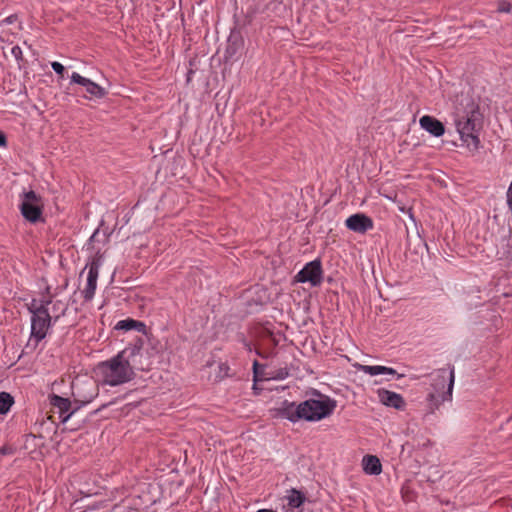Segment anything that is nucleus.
<instances>
[{"instance_id": "1", "label": "nucleus", "mask_w": 512, "mask_h": 512, "mask_svg": "<svg viewBox=\"0 0 512 512\" xmlns=\"http://www.w3.org/2000/svg\"><path fill=\"white\" fill-rule=\"evenodd\" d=\"M141 358V347L128 346L111 359L99 363L95 369L96 376L103 384L122 385L134 378L136 368H143Z\"/></svg>"}, {"instance_id": "2", "label": "nucleus", "mask_w": 512, "mask_h": 512, "mask_svg": "<svg viewBox=\"0 0 512 512\" xmlns=\"http://www.w3.org/2000/svg\"><path fill=\"white\" fill-rule=\"evenodd\" d=\"M50 299H32L27 304V309L31 313V336L27 346L36 348L38 343L44 339L51 326L53 316L49 312Z\"/></svg>"}, {"instance_id": "3", "label": "nucleus", "mask_w": 512, "mask_h": 512, "mask_svg": "<svg viewBox=\"0 0 512 512\" xmlns=\"http://www.w3.org/2000/svg\"><path fill=\"white\" fill-rule=\"evenodd\" d=\"M431 391L426 397L429 413L433 414L439 409L445 401L452 400L454 386V370L448 372L445 369H439L430 375Z\"/></svg>"}, {"instance_id": "4", "label": "nucleus", "mask_w": 512, "mask_h": 512, "mask_svg": "<svg viewBox=\"0 0 512 512\" xmlns=\"http://www.w3.org/2000/svg\"><path fill=\"white\" fill-rule=\"evenodd\" d=\"M337 403L327 395L317 393L315 398L300 402L302 419L307 422H318L329 417Z\"/></svg>"}, {"instance_id": "5", "label": "nucleus", "mask_w": 512, "mask_h": 512, "mask_svg": "<svg viewBox=\"0 0 512 512\" xmlns=\"http://www.w3.org/2000/svg\"><path fill=\"white\" fill-rule=\"evenodd\" d=\"M454 124L460 139L464 145L471 151L479 148V138L475 134L476 129V112H457L454 115Z\"/></svg>"}, {"instance_id": "6", "label": "nucleus", "mask_w": 512, "mask_h": 512, "mask_svg": "<svg viewBox=\"0 0 512 512\" xmlns=\"http://www.w3.org/2000/svg\"><path fill=\"white\" fill-rule=\"evenodd\" d=\"M42 206L41 197L31 190L23 194L20 211L27 221L36 223L42 217Z\"/></svg>"}, {"instance_id": "7", "label": "nucleus", "mask_w": 512, "mask_h": 512, "mask_svg": "<svg viewBox=\"0 0 512 512\" xmlns=\"http://www.w3.org/2000/svg\"><path fill=\"white\" fill-rule=\"evenodd\" d=\"M98 392V384L93 379L76 380L72 384L74 400L83 405L92 402L97 397Z\"/></svg>"}, {"instance_id": "8", "label": "nucleus", "mask_w": 512, "mask_h": 512, "mask_svg": "<svg viewBox=\"0 0 512 512\" xmlns=\"http://www.w3.org/2000/svg\"><path fill=\"white\" fill-rule=\"evenodd\" d=\"M322 265L319 259L308 262L296 275V281L309 282L312 286H318L322 282Z\"/></svg>"}, {"instance_id": "9", "label": "nucleus", "mask_w": 512, "mask_h": 512, "mask_svg": "<svg viewBox=\"0 0 512 512\" xmlns=\"http://www.w3.org/2000/svg\"><path fill=\"white\" fill-rule=\"evenodd\" d=\"M71 83H75L78 85H81L85 88L86 92L88 93V96H86L89 99L97 98L101 99L105 97L106 91L103 87L98 85L97 83L93 82L92 80L81 76L77 72H73L71 75Z\"/></svg>"}, {"instance_id": "10", "label": "nucleus", "mask_w": 512, "mask_h": 512, "mask_svg": "<svg viewBox=\"0 0 512 512\" xmlns=\"http://www.w3.org/2000/svg\"><path fill=\"white\" fill-rule=\"evenodd\" d=\"M275 417L287 419L293 423L303 420L300 403L285 400L281 406L275 409Z\"/></svg>"}, {"instance_id": "11", "label": "nucleus", "mask_w": 512, "mask_h": 512, "mask_svg": "<svg viewBox=\"0 0 512 512\" xmlns=\"http://www.w3.org/2000/svg\"><path fill=\"white\" fill-rule=\"evenodd\" d=\"M99 268L100 264L96 260L92 261L91 264L88 266L87 282L86 286L82 291L84 299L87 301H90L95 295L97 280L99 276Z\"/></svg>"}, {"instance_id": "12", "label": "nucleus", "mask_w": 512, "mask_h": 512, "mask_svg": "<svg viewBox=\"0 0 512 512\" xmlns=\"http://www.w3.org/2000/svg\"><path fill=\"white\" fill-rule=\"evenodd\" d=\"M345 224L348 229L358 233H365L366 231L373 228L372 219L360 213L348 217L345 221Z\"/></svg>"}, {"instance_id": "13", "label": "nucleus", "mask_w": 512, "mask_h": 512, "mask_svg": "<svg viewBox=\"0 0 512 512\" xmlns=\"http://www.w3.org/2000/svg\"><path fill=\"white\" fill-rule=\"evenodd\" d=\"M379 401L388 407H393L397 410H403L405 408L404 398L396 393L386 389H379L377 391Z\"/></svg>"}, {"instance_id": "14", "label": "nucleus", "mask_w": 512, "mask_h": 512, "mask_svg": "<svg viewBox=\"0 0 512 512\" xmlns=\"http://www.w3.org/2000/svg\"><path fill=\"white\" fill-rule=\"evenodd\" d=\"M420 127L435 137H440L445 133V127L442 122L430 115H424L419 120Z\"/></svg>"}, {"instance_id": "15", "label": "nucleus", "mask_w": 512, "mask_h": 512, "mask_svg": "<svg viewBox=\"0 0 512 512\" xmlns=\"http://www.w3.org/2000/svg\"><path fill=\"white\" fill-rule=\"evenodd\" d=\"M51 405L54 412L59 414V417L62 422H66L72 415L73 412L66 414L70 407L71 402L67 398H63L58 395H53L51 398Z\"/></svg>"}, {"instance_id": "16", "label": "nucleus", "mask_w": 512, "mask_h": 512, "mask_svg": "<svg viewBox=\"0 0 512 512\" xmlns=\"http://www.w3.org/2000/svg\"><path fill=\"white\" fill-rule=\"evenodd\" d=\"M362 465L365 473L369 475H378L382 471V466L379 459L373 455L364 456Z\"/></svg>"}, {"instance_id": "17", "label": "nucleus", "mask_w": 512, "mask_h": 512, "mask_svg": "<svg viewBox=\"0 0 512 512\" xmlns=\"http://www.w3.org/2000/svg\"><path fill=\"white\" fill-rule=\"evenodd\" d=\"M360 370L365 374L375 376L380 374H388V375H396L397 372L395 369L391 367L381 366V365H362Z\"/></svg>"}, {"instance_id": "18", "label": "nucleus", "mask_w": 512, "mask_h": 512, "mask_svg": "<svg viewBox=\"0 0 512 512\" xmlns=\"http://www.w3.org/2000/svg\"><path fill=\"white\" fill-rule=\"evenodd\" d=\"M145 328V324L143 322L127 318L124 320H120L115 325V329L117 330H123V331H130V330H136V331H143Z\"/></svg>"}, {"instance_id": "19", "label": "nucleus", "mask_w": 512, "mask_h": 512, "mask_svg": "<svg viewBox=\"0 0 512 512\" xmlns=\"http://www.w3.org/2000/svg\"><path fill=\"white\" fill-rule=\"evenodd\" d=\"M285 500L287 501V505L294 509L299 508L303 505L305 501V496L303 493L296 489H291L288 491V494L285 496Z\"/></svg>"}, {"instance_id": "20", "label": "nucleus", "mask_w": 512, "mask_h": 512, "mask_svg": "<svg viewBox=\"0 0 512 512\" xmlns=\"http://www.w3.org/2000/svg\"><path fill=\"white\" fill-rule=\"evenodd\" d=\"M14 403L13 397L7 392L0 393V414H6Z\"/></svg>"}, {"instance_id": "21", "label": "nucleus", "mask_w": 512, "mask_h": 512, "mask_svg": "<svg viewBox=\"0 0 512 512\" xmlns=\"http://www.w3.org/2000/svg\"><path fill=\"white\" fill-rule=\"evenodd\" d=\"M50 304H52V311L50 315H52L54 321H56L62 314H64L66 305L62 301H51Z\"/></svg>"}, {"instance_id": "22", "label": "nucleus", "mask_w": 512, "mask_h": 512, "mask_svg": "<svg viewBox=\"0 0 512 512\" xmlns=\"http://www.w3.org/2000/svg\"><path fill=\"white\" fill-rule=\"evenodd\" d=\"M51 67L59 76H61V77L64 76L65 68L60 62H57V61L52 62Z\"/></svg>"}, {"instance_id": "23", "label": "nucleus", "mask_w": 512, "mask_h": 512, "mask_svg": "<svg viewBox=\"0 0 512 512\" xmlns=\"http://www.w3.org/2000/svg\"><path fill=\"white\" fill-rule=\"evenodd\" d=\"M512 5L507 1H501L498 5V11L503 13H508L511 11Z\"/></svg>"}, {"instance_id": "24", "label": "nucleus", "mask_w": 512, "mask_h": 512, "mask_svg": "<svg viewBox=\"0 0 512 512\" xmlns=\"http://www.w3.org/2000/svg\"><path fill=\"white\" fill-rule=\"evenodd\" d=\"M11 54L17 61H21L23 59V52L19 46H13L11 49Z\"/></svg>"}, {"instance_id": "25", "label": "nucleus", "mask_w": 512, "mask_h": 512, "mask_svg": "<svg viewBox=\"0 0 512 512\" xmlns=\"http://www.w3.org/2000/svg\"><path fill=\"white\" fill-rule=\"evenodd\" d=\"M287 376H288V371H287V369H281V370L279 371V373L277 374V376H275V378H278V379H285Z\"/></svg>"}, {"instance_id": "26", "label": "nucleus", "mask_w": 512, "mask_h": 512, "mask_svg": "<svg viewBox=\"0 0 512 512\" xmlns=\"http://www.w3.org/2000/svg\"><path fill=\"white\" fill-rule=\"evenodd\" d=\"M6 146H7L6 136L3 132L0 131V147H6Z\"/></svg>"}, {"instance_id": "27", "label": "nucleus", "mask_w": 512, "mask_h": 512, "mask_svg": "<svg viewBox=\"0 0 512 512\" xmlns=\"http://www.w3.org/2000/svg\"><path fill=\"white\" fill-rule=\"evenodd\" d=\"M15 20H16V16L11 15V16L6 17L2 22L5 24H12Z\"/></svg>"}, {"instance_id": "28", "label": "nucleus", "mask_w": 512, "mask_h": 512, "mask_svg": "<svg viewBox=\"0 0 512 512\" xmlns=\"http://www.w3.org/2000/svg\"><path fill=\"white\" fill-rule=\"evenodd\" d=\"M257 367H258V362H257V361H255V362L253 363V368H254V372H255V374L257 373Z\"/></svg>"}, {"instance_id": "29", "label": "nucleus", "mask_w": 512, "mask_h": 512, "mask_svg": "<svg viewBox=\"0 0 512 512\" xmlns=\"http://www.w3.org/2000/svg\"><path fill=\"white\" fill-rule=\"evenodd\" d=\"M257 512H276V511H273V510H270V509H260Z\"/></svg>"}]
</instances>
